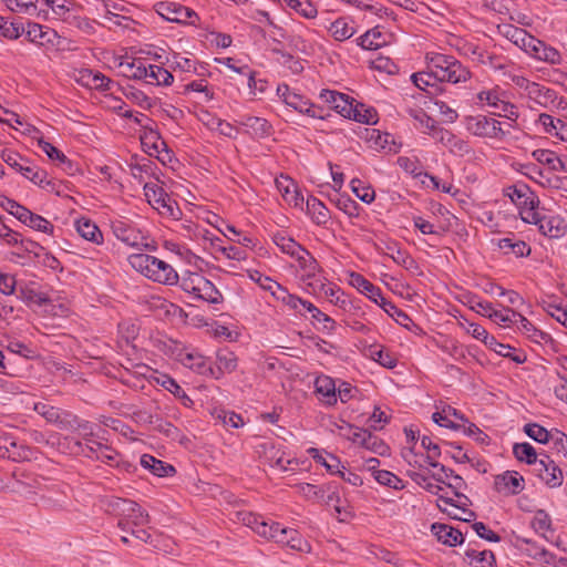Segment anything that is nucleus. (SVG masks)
<instances>
[{
  "label": "nucleus",
  "mask_w": 567,
  "mask_h": 567,
  "mask_svg": "<svg viewBox=\"0 0 567 567\" xmlns=\"http://www.w3.org/2000/svg\"><path fill=\"white\" fill-rule=\"evenodd\" d=\"M107 514L117 518V527L126 534H131L140 542L147 543L151 538L146 526L150 516L136 502L116 496L106 497L103 501Z\"/></svg>",
  "instance_id": "1"
},
{
  "label": "nucleus",
  "mask_w": 567,
  "mask_h": 567,
  "mask_svg": "<svg viewBox=\"0 0 567 567\" xmlns=\"http://www.w3.org/2000/svg\"><path fill=\"white\" fill-rule=\"evenodd\" d=\"M427 69L441 83L461 84L466 83L472 73L467 66L453 55L436 52H429L425 55Z\"/></svg>",
  "instance_id": "2"
},
{
  "label": "nucleus",
  "mask_w": 567,
  "mask_h": 567,
  "mask_svg": "<svg viewBox=\"0 0 567 567\" xmlns=\"http://www.w3.org/2000/svg\"><path fill=\"white\" fill-rule=\"evenodd\" d=\"M130 265L146 278L167 286L178 284L177 271L166 261L146 254H133L128 257Z\"/></svg>",
  "instance_id": "3"
},
{
  "label": "nucleus",
  "mask_w": 567,
  "mask_h": 567,
  "mask_svg": "<svg viewBox=\"0 0 567 567\" xmlns=\"http://www.w3.org/2000/svg\"><path fill=\"white\" fill-rule=\"evenodd\" d=\"M505 195L508 196L517 207L519 215L525 223L527 220H534L539 200L526 184L520 183L507 187Z\"/></svg>",
  "instance_id": "4"
},
{
  "label": "nucleus",
  "mask_w": 567,
  "mask_h": 567,
  "mask_svg": "<svg viewBox=\"0 0 567 567\" xmlns=\"http://www.w3.org/2000/svg\"><path fill=\"white\" fill-rule=\"evenodd\" d=\"M464 126L468 133L478 137L502 140L506 135L501 122L482 114L466 116Z\"/></svg>",
  "instance_id": "5"
},
{
  "label": "nucleus",
  "mask_w": 567,
  "mask_h": 567,
  "mask_svg": "<svg viewBox=\"0 0 567 567\" xmlns=\"http://www.w3.org/2000/svg\"><path fill=\"white\" fill-rule=\"evenodd\" d=\"M278 97L292 110L315 118H323L321 109L310 103L301 94L291 91L287 84H279L277 87Z\"/></svg>",
  "instance_id": "6"
},
{
  "label": "nucleus",
  "mask_w": 567,
  "mask_h": 567,
  "mask_svg": "<svg viewBox=\"0 0 567 567\" xmlns=\"http://www.w3.org/2000/svg\"><path fill=\"white\" fill-rule=\"evenodd\" d=\"M112 231L114 236L124 243L125 245L133 248H148V237L142 229L132 225L131 223L116 219L112 221Z\"/></svg>",
  "instance_id": "7"
},
{
  "label": "nucleus",
  "mask_w": 567,
  "mask_h": 567,
  "mask_svg": "<svg viewBox=\"0 0 567 567\" xmlns=\"http://www.w3.org/2000/svg\"><path fill=\"white\" fill-rule=\"evenodd\" d=\"M526 223L537 225L539 231L550 238H560L567 230L564 218L558 215H542L538 210L535 213L534 220Z\"/></svg>",
  "instance_id": "8"
},
{
  "label": "nucleus",
  "mask_w": 567,
  "mask_h": 567,
  "mask_svg": "<svg viewBox=\"0 0 567 567\" xmlns=\"http://www.w3.org/2000/svg\"><path fill=\"white\" fill-rule=\"evenodd\" d=\"M526 97L529 102L548 111L558 109L561 104V100L555 90L539 83H536L532 90H528Z\"/></svg>",
  "instance_id": "9"
},
{
  "label": "nucleus",
  "mask_w": 567,
  "mask_h": 567,
  "mask_svg": "<svg viewBox=\"0 0 567 567\" xmlns=\"http://www.w3.org/2000/svg\"><path fill=\"white\" fill-rule=\"evenodd\" d=\"M535 472L540 481L550 488L559 487L563 484V472L548 455H545L536 463Z\"/></svg>",
  "instance_id": "10"
},
{
  "label": "nucleus",
  "mask_w": 567,
  "mask_h": 567,
  "mask_svg": "<svg viewBox=\"0 0 567 567\" xmlns=\"http://www.w3.org/2000/svg\"><path fill=\"white\" fill-rule=\"evenodd\" d=\"M144 195L156 209H163V214L175 216L174 202L163 187L155 183H146L144 185Z\"/></svg>",
  "instance_id": "11"
},
{
  "label": "nucleus",
  "mask_w": 567,
  "mask_h": 567,
  "mask_svg": "<svg viewBox=\"0 0 567 567\" xmlns=\"http://www.w3.org/2000/svg\"><path fill=\"white\" fill-rule=\"evenodd\" d=\"M495 489L504 495H517L525 487L524 477L515 471H506L495 477Z\"/></svg>",
  "instance_id": "12"
},
{
  "label": "nucleus",
  "mask_w": 567,
  "mask_h": 567,
  "mask_svg": "<svg viewBox=\"0 0 567 567\" xmlns=\"http://www.w3.org/2000/svg\"><path fill=\"white\" fill-rule=\"evenodd\" d=\"M236 122L244 127L245 133L254 138H264L271 134V124L258 116L252 115H240Z\"/></svg>",
  "instance_id": "13"
},
{
  "label": "nucleus",
  "mask_w": 567,
  "mask_h": 567,
  "mask_svg": "<svg viewBox=\"0 0 567 567\" xmlns=\"http://www.w3.org/2000/svg\"><path fill=\"white\" fill-rule=\"evenodd\" d=\"M411 80L413 84L419 90L425 92L430 99L436 97L445 91L444 86L431 74V70L427 68L424 71L413 73Z\"/></svg>",
  "instance_id": "14"
},
{
  "label": "nucleus",
  "mask_w": 567,
  "mask_h": 567,
  "mask_svg": "<svg viewBox=\"0 0 567 567\" xmlns=\"http://www.w3.org/2000/svg\"><path fill=\"white\" fill-rule=\"evenodd\" d=\"M7 488L25 498H31L38 491L42 489V483L40 480L29 475H21V477L14 475L13 478L8 482Z\"/></svg>",
  "instance_id": "15"
},
{
  "label": "nucleus",
  "mask_w": 567,
  "mask_h": 567,
  "mask_svg": "<svg viewBox=\"0 0 567 567\" xmlns=\"http://www.w3.org/2000/svg\"><path fill=\"white\" fill-rule=\"evenodd\" d=\"M527 54L538 61L557 65L560 64L563 61V56L560 52L555 49L554 47H550L546 44L544 41L538 40L535 38V45L532 44L529 50L527 51Z\"/></svg>",
  "instance_id": "16"
},
{
  "label": "nucleus",
  "mask_w": 567,
  "mask_h": 567,
  "mask_svg": "<svg viewBox=\"0 0 567 567\" xmlns=\"http://www.w3.org/2000/svg\"><path fill=\"white\" fill-rule=\"evenodd\" d=\"M319 96L343 117H347L352 111V102H354V100H349L346 94L331 90H322Z\"/></svg>",
  "instance_id": "17"
},
{
  "label": "nucleus",
  "mask_w": 567,
  "mask_h": 567,
  "mask_svg": "<svg viewBox=\"0 0 567 567\" xmlns=\"http://www.w3.org/2000/svg\"><path fill=\"white\" fill-rule=\"evenodd\" d=\"M182 364L202 375H215V370L208 360L198 352L181 354Z\"/></svg>",
  "instance_id": "18"
},
{
  "label": "nucleus",
  "mask_w": 567,
  "mask_h": 567,
  "mask_svg": "<svg viewBox=\"0 0 567 567\" xmlns=\"http://www.w3.org/2000/svg\"><path fill=\"white\" fill-rule=\"evenodd\" d=\"M439 140L452 154L464 156L471 153V146L463 138L454 135L447 130L440 128L437 131Z\"/></svg>",
  "instance_id": "19"
},
{
  "label": "nucleus",
  "mask_w": 567,
  "mask_h": 567,
  "mask_svg": "<svg viewBox=\"0 0 567 567\" xmlns=\"http://www.w3.org/2000/svg\"><path fill=\"white\" fill-rule=\"evenodd\" d=\"M350 284L377 305H380L385 299L381 289L360 274H351Z\"/></svg>",
  "instance_id": "20"
},
{
  "label": "nucleus",
  "mask_w": 567,
  "mask_h": 567,
  "mask_svg": "<svg viewBox=\"0 0 567 567\" xmlns=\"http://www.w3.org/2000/svg\"><path fill=\"white\" fill-rule=\"evenodd\" d=\"M20 174L32 182L34 185L45 190L52 192L55 189V183L49 178L47 171L39 168L38 166L27 163L24 167L21 168Z\"/></svg>",
  "instance_id": "21"
},
{
  "label": "nucleus",
  "mask_w": 567,
  "mask_h": 567,
  "mask_svg": "<svg viewBox=\"0 0 567 567\" xmlns=\"http://www.w3.org/2000/svg\"><path fill=\"white\" fill-rule=\"evenodd\" d=\"M329 33L336 41L343 42L357 33V27L351 19L340 17L329 23Z\"/></svg>",
  "instance_id": "22"
},
{
  "label": "nucleus",
  "mask_w": 567,
  "mask_h": 567,
  "mask_svg": "<svg viewBox=\"0 0 567 567\" xmlns=\"http://www.w3.org/2000/svg\"><path fill=\"white\" fill-rule=\"evenodd\" d=\"M143 468L158 477H168L175 474V467L168 463L155 458L153 455L143 454L140 458Z\"/></svg>",
  "instance_id": "23"
},
{
  "label": "nucleus",
  "mask_w": 567,
  "mask_h": 567,
  "mask_svg": "<svg viewBox=\"0 0 567 567\" xmlns=\"http://www.w3.org/2000/svg\"><path fill=\"white\" fill-rule=\"evenodd\" d=\"M530 155L537 163L547 166L553 172H567L565 163L554 151L537 148Z\"/></svg>",
  "instance_id": "24"
},
{
  "label": "nucleus",
  "mask_w": 567,
  "mask_h": 567,
  "mask_svg": "<svg viewBox=\"0 0 567 567\" xmlns=\"http://www.w3.org/2000/svg\"><path fill=\"white\" fill-rule=\"evenodd\" d=\"M316 393L321 395L328 405L337 403V388L334 380L328 375H319L315 380Z\"/></svg>",
  "instance_id": "25"
},
{
  "label": "nucleus",
  "mask_w": 567,
  "mask_h": 567,
  "mask_svg": "<svg viewBox=\"0 0 567 567\" xmlns=\"http://www.w3.org/2000/svg\"><path fill=\"white\" fill-rule=\"evenodd\" d=\"M432 532L436 536L437 540L449 546H456L463 543V534L458 529L445 525V524H433Z\"/></svg>",
  "instance_id": "26"
},
{
  "label": "nucleus",
  "mask_w": 567,
  "mask_h": 567,
  "mask_svg": "<svg viewBox=\"0 0 567 567\" xmlns=\"http://www.w3.org/2000/svg\"><path fill=\"white\" fill-rule=\"evenodd\" d=\"M406 112L409 116L413 118L415 127L422 133L432 134L437 133L440 130L436 126V121L432 118L424 110L410 107Z\"/></svg>",
  "instance_id": "27"
},
{
  "label": "nucleus",
  "mask_w": 567,
  "mask_h": 567,
  "mask_svg": "<svg viewBox=\"0 0 567 567\" xmlns=\"http://www.w3.org/2000/svg\"><path fill=\"white\" fill-rule=\"evenodd\" d=\"M237 367V358L229 350H219L216 354V367L215 375H212L215 379H219L225 373L233 372Z\"/></svg>",
  "instance_id": "28"
},
{
  "label": "nucleus",
  "mask_w": 567,
  "mask_h": 567,
  "mask_svg": "<svg viewBox=\"0 0 567 567\" xmlns=\"http://www.w3.org/2000/svg\"><path fill=\"white\" fill-rule=\"evenodd\" d=\"M311 315L312 324L322 332L327 334H331L337 327L336 321L329 317L328 315L323 313L319 308H317L312 302L311 305H308V310Z\"/></svg>",
  "instance_id": "29"
},
{
  "label": "nucleus",
  "mask_w": 567,
  "mask_h": 567,
  "mask_svg": "<svg viewBox=\"0 0 567 567\" xmlns=\"http://www.w3.org/2000/svg\"><path fill=\"white\" fill-rule=\"evenodd\" d=\"M507 92L499 86L482 90L477 93V102L482 105L497 110L502 102L507 99Z\"/></svg>",
  "instance_id": "30"
},
{
  "label": "nucleus",
  "mask_w": 567,
  "mask_h": 567,
  "mask_svg": "<svg viewBox=\"0 0 567 567\" xmlns=\"http://www.w3.org/2000/svg\"><path fill=\"white\" fill-rule=\"evenodd\" d=\"M346 118L371 125L378 122V113L374 109L354 101L352 102V111Z\"/></svg>",
  "instance_id": "31"
},
{
  "label": "nucleus",
  "mask_w": 567,
  "mask_h": 567,
  "mask_svg": "<svg viewBox=\"0 0 567 567\" xmlns=\"http://www.w3.org/2000/svg\"><path fill=\"white\" fill-rule=\"evenodd\" d=\"M156 12L167 21L182 23L186 7L175 2H158L156 4Z\"/></svg>",
  "instance_id": "32"
},
{
  "label": "nucleus",
  "mask_w": 567,
  "mask_h": 567,
  "mask_svg": "<svg viewBox=\"0 0 567 567\" xmlns=\"http://www.w3.org/2000/svg\"><path fill=\"white\" fill-rule=\"evenodd\" d=\"M75 228L79 235L92 243L100 244L103 240V236L99 227L89 218H80L75 221Z\"/></svg>",
  "instance_id": "33"
},
{
  "label": "nucleus",
  "mask_w": 567,
  "mask_h": 567,
  "mask_svg": "<svg viewBox=\"0 0 567 567\" xmlns=\"http://www.w3.org/2000/svg\"><path fill=\"white\" fill-rule=\"evenodd\" d=\"M465 558L472 567H496L495 556L491 550L466 549Z\"/></svg>",
  "instance_id": "34"
},
{
  "label": "nucleus",
  "mask_w": 567,
  "mask_h": 567,
  "mask_svg": "<svg viewBox=\"0 0 567 567\" xmlns=\"http://www.w3.org/2000/svg\"><path fill=\"white\" fill-rule=\"evenodd\" d=\"M274 244L291 258H296L302 252L303 247L299 245L293 238L287 236L284 231H278L272 236Z\"/></svg>",
  "instance_id": "35"
},
{
  "label": "nucleus",
  "mask_w": 567,
  "mask_h": 567,
  "mask_svg": "<svg viewBox=\"0 0 567 567\" xmlns=\"http://www.w3.org/2000/svg\"><path fill=\"white\" fill-rule=\"evenodd\" d=\"M498 247L505 254H513L516 257H524L530 254V247L524 241L515 237H505L498 240Z\"/></svg>",
  "instance_id": "36"
},
{
  "label": "nucleus",
  "mask_w": 567,
  "mask_h": 567,
  "mask_svg": "<svg viewBox=\"0 0 567 567\" xmlns=\"http://www.w3.org/2000/svg\"><path fill=\"white\" fill-rule=\"evenodd\" d=\"M81 80L84 85L100 91H109L113 85V81L111 79L106 78L100 72H94L92 70H85L82 73Z\"/></svg>",
  "instance_id": "37"
},
{
  "label": "nucleus",
  "mask_w": 567,
  "mask_h": 567,
  "mask_svg": "<svg viewBox=\"0 0 567 567\" xmlns=\"http://www.w3.org/2000/svg\"><path fill=\"white\" fill-rule=\"evenodd\" d=\"M141 143L145 150L153 155L154 152H159L161 146H165L159 133L150 125H143V133L141 134Z\"/></svg>",
  "instance_id": "38"
},
{
  "label": "nucleus",
  "mask_w": 567,
  "mask_h": 567,
  "mask_svg": "<svg viewBox=\"0 0 567 567\" xmlns=\"http://www.w3.org/2000/svg\"><path fill=\"white\" fill-rule=\"evenodd\" d=\"M515 318V326L526 334L532 341L540 343L546 339L547 334L542 330L537 329L527 318L520 313L513 315Z\"/></svg>",
  "instance_id": "39"
},
{
  "label": "nucleus",
  "mask_w": 567,
  "mask_h": 567,
  "mask_svg": "<svg viewBox=\"0 0 567 567\" xmlns=\"http://www.w3.org/2000/svg\"><path fill=\"white\" fill-rule=\"evenodd\" d=\"M506 37L518 48L524 50L526 53L529 50L530 45H535V37L529 34L526 30L508 27L506 30Z\"/></svg>",
  "instance_id": "40"
},
{
  "label": "nucleus",
  "mask_w": 567,
  "mask_h": 567,
  "mask_svg": "<svg viewBox=\"0 0 567 567\" xmlns=\"http://www.w3.org/2000/svg\"><path fill=\"white\" fill-rule=\"evenodd\" d=\"M118 68L121 74L126 78L141 80L146 75V64L141 59L122 61L120 62Z\"/></svg>",
  "instance_id": "41"
},
{
  "label": "nucleus",
  "mask_w": 567,
  "mask_h": 567,
  "mask_svg": "<svg viewBox=\"0 0 567 567\" xmlns=\"http://www.w3.org/2000/svg\"><path fill=\"white\" fill-rule=\"evenodd\" d=\"M34 455V452L28 445L20 443L14 436L12 437V445H9L7 454L3 458H9L13 462L30 461Z\"/></svg>",
  "instance_id": "42"
},
{
  "label": "nucleus",
  "mask_w": 567,
  "mask_h": 567,
  "mask_svg": "<svg viewBox=\"0 0 567 567\" xmlns=\"http://www.w3.org/2000/svg\"><path fill=\"white\" fill-rule=\"evenodd\" d=\"M452 417H455L457 420H463V416L457 412L456 409H454L452 406H446L442 411L435 412V413L432 414V420L437 425L443 426V427H447V429H452V430L460 429L461 425H457L452 420Z\"/></svg>",
  "instance_id": "43"
},
{
  "label": "nucleus",
  "mask_w": 567,
  "mask_h": 567,
  "mask_svg": "<svg viewBox=\"0 0 567 567\" xmlns=\"http://www.w3.org/2000/svg\"><path fill=\"white\" fill-rule=\"evenodd\" d=\"M307 209L317 225H326L330 219L329 210L326 205L315 197L308 198Z\"/></svg>",
  "instance_id": "44"
},
{
  "label": "nucleus",
  "mask_w": 567,
  "mask_h": 567,
  "mask_svg": "<svg viewBox=\"0 0 567 567\" xmlns=\"http://www.w3.org/2000/svg\"><path fill=\"white\" fill-rule=\"evenodd\" d=\"M18 292V298L29 306L41 307L49 302V298L44 293L34 290L30 285H20Z\"/></svg>",
  "instance_id": "45"
},
{
  "label": "nucleus",
  "mask_w": 567,
  "mask_h": 567,
  "mask_svg": "<svg viewBox=\"0 0 567 567\" xmlns=\"http://www.w3.org/2000/svg\"><path fill=\"white\" fill-rule=\"evenodd\" d=\"M357 44L364 50H377L385 44L381 31L377 28L368 30L357 39Z\"/></svg>",
  "instance_id": "46"
},
{
  "label": "nucleus",
  "mask_w": 567,
  "mask_h": 567,
  "mask_svg": "<svg viewBox=\"0 0 567 567\" xmlns=\"http://www.w3.org/2000/svg\"><path fill=\"white\" fill-rule=\"evenodd\" d=\"M199 284L195 299H200L209 303L219 302L221 295L210 280L203 276L202 279H199Z\"/></svg>",
  "instance_id": "47"
},
{
  "label": "nucleus",
  "mask_w": 567,
  "mask_h": 567,
  "mask_svg": "<svg viewBox=\"0 0 567 567\" xmlns=\"http://www.w3.org/2000/svg\"><path fill=\"white\" fill-rule=\"evenodd\" d=\"M295 260L298 262L300 270L307 278H313L319 271L320 267L318 261L306 248L302 249V252H300Z\"/></svg>",
  "instance_id": "48"
},
{
  "label": "nucleus",
  "mask_w": 567,
  "mask_h": 567,
  "mask_svg": "<svg viewBox=\"0 0 567 567\" xmlns=\"http://www.w3.org/2000/svg\"><path fill=\"white\" fill-rule=\"evenodd\" d=\"M488 340L489 341H486V347H488L491 350H493L497 354L505 357V358H509L511 360H513L516 363H524L526 361L525 354L514 353V348H512L508 344H503V343L498 342L494 336H492V338Z\"/></svg>",
  "instance_id": "49"
},
{
  "label": "nucleus",
  "mask_w": 567,
  "mask_h": 567,
  "mask_svg": "<svg viewBox=\"0 0 567 567\" xmlns=\"http://www.w3.org/2000/svg\"><path fill=\"white\" fill-rule=\"evenodd\" d=\"M513 454L519 462H525L529 465L536 466L539 462L534 446L527 442L515 443L513 446Z\"/></svg>",
  "instance_id": "50"
},
{
  "label": "nucleus",
  "mask_w": 567,
  "mask_h": 567,
  "mask_svg": "<svg viewBox=\"0 0 567 567\" xmlns=\"http://www.w3.org/2000/svg\"><path fill=\"white\" fill-rule=\"evenodd\" d=\"M64 429L76 432L82 439V442L94 436L93 424L89 421L80 420L76 416H73L72 420L68 421Z\"/></svg>",
  "instance_id": "51"
},
{
  "label": "nucleus",
  "mask_w": 567,
  "mask_h": 567,
  "mask_svg": "<svg viewBox=\"0 0 567 567\" xmlns=\"http://www.w3.org/2000/svg\"><path fill=\"white\" fill-rule=\"evenodd\" d=\"M284 2L305 19H315L318 14L316 6L310 0H284Z\"/></svg>",
  "instance_id": "52"
},
{
  "label": "nucleus",
  "mask_w": 567,
  "mask_h": 567,
  "mask_svg": "<svg viewBox=\"0 0 567 567\" xmlns=\"http://www.w3.org/2000/svg\"><path fill=\"white\" fill-rule=\"evenodd\" d=\"M277 187L281 192L284 198L292 203L295 206H298L303 198L300 196V194L297 192L296 186L293 185L292 181L288 177H285L282 179H277Z\"/></svg>",
  "instance_id": "53"
},
{
  "label": "nucleus",
  "mask_w": 567,
  "mask_h": 567,
  "mask_svg": "<svg viewBox=\"0 0 567 567\" xmlns=\"http://www.w3.org/2000/svg\"><path fill=\"white\" fill-rule=\"evenodd\" d=\"M524 432L527 436H529L532 440L546 444L549 441H553V434L554 432L547 431L544 426L537 424V423H528L524 426Z\"/></svg>",
  "instance_id": "54"
},
{
  "label": "nucleus",
  "mask_w": 567,
  "mask_h": 567,
  "mask_svg": "<svg viewBox=\"0 0 567 567\" xmlns=\"http://www.w3.org/2000/svg\"><path fill=\"white\" fill-rule=\"evenodd\" d=\"M309 452L312 457L323 465L331 474H337L340 472V468H344V466L341 465L340 460L332 454L322 455L316 449H311Z\"/></svg>",
  "instance_id": "55"
},
{
  "label": "nucleus",
  "mask_w": 567,
  "mask_h": 567,
  "mask_svg": "<svg viewBox=\"0 0 567 567\" xmlns=\"http://www.w3.org/2000/svg\"><path fill=\"white\" fill-rule=\"evenodd\" d=\"M34 410L41 414L48 422L60 424L64 429L68 421L61 417V411L58 408L47 405L44 403H37Z\"/></svg>",
  "instance_id": "56"
},
{
  "label": "nucleus",
  "mask_w": 567,
  "mask_h": 567,
  "mask_svg": "<svg viewBox=\"0 0 567 567\" xmlns=\"http://www.w3.org/2000/svg\"><path fill=\"white\" fill-rule=\"evenodd\" d=\"M375 481L384 486H389L394 489H402L404 487L403 482L392 472L386 470H379L373 472Z\"/></svg>",
  "instance_id": "57"
},
{
  "label": "nucleus",
  "mask_w": 567,
  "mask_h": 567,
  "mask_svg": "<svg viewBox=\"0 0 567 567\" xmlns=\"http://www.w3.org/2000/svg\"><path fill=\"white\" fill-rule=\"evenodd\" d=\"M22 224L44 234L53 231V225L48 219L32 212L29 213V216L25 217V221H22Z\"/></svg>",
  "instance_id": "58"
},
{
  "label": "nucleus",
  "mask_w": 567,
  "mask_h": 567,
  "mask_svg": "<svg viewBox=\"0 0 567 567\" xmlns=\"http://www.w3.org/2000/svg\"><path fill=\"white\" fill-rule=\"evenodd\" d=\"M352 192L355 196L365 204H370L375 198V193L371 186L364 185L360 179H352L350 183Z\"/></svg>",
  "instance_id": "59"
},
{
  "label": "nucleus",
  "mask_w": 567,
  "mask_h": 567,
  "mask_svg": "<svg viewBox=\"0 0 567 567\" xmlns=\"http://www.w3.org/2000/svg\"><path fill=\"white\" fill-rule=\"evenodd\" d=\"M379 306L399 324L406 327L408 323L411 322V318L386 298Z\"/></svg>",
  "instance_id": "60"
},
{
  "label": "nucleus",
  "mask_w": 567,
  "mask_h": 567,
  "mask_svg": "<svg viewBox=\"0 0 567 567\" xmlns=\"http://www.w3.org/2000/svg\"><path fill=\"white\" fill-rule=\"evenodd\" d=\"M44 3L51 8L58 19L66 20L74 6L72 0H44Z\"/></svg>",
  "instance_id": "61"
},
{
  "label": "nucleus",
  "mask_w": 567,
  "mask_h": 567,
  "mask_svg": "<svg viewBox=\"0 0 567 567\" xmlns=\"http://www.w3.org/2000/svg\"><path fill=\"white\" fill-rule=\"evenodd\" d=\"M300 495L308 501H320L324 498L326 491L321 486H316L310 483H299L295 486Z\"/></svg>",
  "instance_id": "62"
},
{
  "label": "nucleus",
  "mask_w": 567,
  "mask_h": 567,
  "mask_svg": "<svg viewBox=\"0 0 567 567\" xmlns=\"http://www.w3.org/2000/svg\"><path fill=\"white\" fill-rule=\"evenodd\" d=\"M202 277L203 275L198 272H186L182 276L178 282L185 292L190 293L196 298L197 288L200 285L199 279H202Z\"/></svg>",
  "instance_id": "63"
},
{
  "label": "nucleus",
  "mask_w": 567,
  "mask_h": 567,
  "mask_svg": "<svg viewBox=\"0 0 567 567\" xmlns=\"http://www.w3.org/2000/svg\"><path fill=\"white\" fill-rule=\"evenodd\" d=\"M28 40L31 42L43 44V39H45L51 31L49 29H44L41 24H38L35 22H28L27 29H24V32Z\"/></svg>",
  "instance_id": "64"
}]
</instances>
